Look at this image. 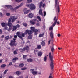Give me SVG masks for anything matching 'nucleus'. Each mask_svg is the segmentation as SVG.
Returning <instances> with one entry per match:
<instances>
[{"label":"nucleus","mask_w":78,"mask_h":78,"mask_svg":"<svg viewBox=\"0 0 78 78\" xmlns=\"http://www.w3.org/2000/svg\"><path fill=\"white\" fill-rule=\"evenodd\" d=\"M50 36L51 39V41L52 42L50 44V48L51 50V51L52 53H53L54 52V50L55 49H54V45L53 44V38H54V34L53 33V31L49 32Z\"/></svg>","instance_id":"obj_1"},{"label":"nucleus","mask_w":78,"mask_h":78,"mask_svg":"<svg viewBox=\"0 0 78 78\" xmlns=\"http://www.w3.org/2000/svg\"><path fill=\"white\" fill-rule=\"evenodd\" d=\"M49 58L50 62V68L51 72L54 69V63H53V55H51V53L50 52L49 53Z\"/></svg>","instance_id":"obj_2"},{"label":"nucleus","mask_w":78,"mask_h":78,"mask_svg":"<svg viewBox=\"0 0 78 78\" xmlns=\"http://www.w3.org/2000/svg\"><path fill=\"white\" fill-rule=\"evenodd\" d=\"M53 21H54V23L49 28V32L53 31V27L56 25V22L58 21V19H56V16H55L54 18Z\"/></svg>","instance_id":"obj_3"},{"label":"nucleus","mask_w":78,"mask_h":78,"mask_svg":"<svg viewBox=\"0 0 78 78\" xmlns=\"http://www.w3.org/2000/svg\"><path fill=\"white\" fill-rule=\"evenodd\" d=\"M59 0H55V7L56 8V11L58 12H60V8H59V3L58 2Z\"/></svg>","instance_id":"obj_4"},{"label":"nucleus","mask_w":78,"mask_h":78,"mask_svg":"<svg viewBox=\"0 0 78 78\" xmlns=\"http://www.w3.org/2000/svg\"><path fill=\"white\" fill-rule=\"evenodd\" d=\"M17 19V18L16 17V16H10V18H9L8 22H11L13 23L15 21H16Z\"/></svg>","instance_id":"obj_5"},{"label":"nucleus","mask_w":78,"mask_h":78,"mask_svg":"<svg viewBox=\"0 0 78 78\" xmlns=\"http://www.w3.org/2000/svg\"><path fill=\"white\" fill-rule=\"evenodd\" d=\"M10 45L11 47H13V46H16L17 45V43H16L15 41L13 40H11L10 41V43L9 44Z\"/></svg>","instance_id":"obj_6"},{"label":"nucleus","mask_w":78,"mask_h":78,"mask_svg":"<svg viewBox=\"0 0 78 78\" xmlns=\"http://www.w3.org/2000/svg\"><path fill=\"white\" fill-rule=\"evenodd\" d=\"M23 3H21V4L19 5L14 8L13 9V11H15V12H16V11H17L16 10H17V9L18 8H19L20 7H21V6H23Z\"/></svg>","instance_id":"obj_7"},{"label":"nucleus","mask_w":78,"mask_h":78,"mask_svg":"<svg viewBox=\"0 0 78 78\" xmlns=\"http://www.w3.org/2000/svg\"><path fill=\"white\" fill-rule=\"evenodd\" d=\"M30 9L32 10H34L36 9V6L34 4L31 3L30 5Z\"/></svg>","instance_id":"obj_8"},{"label":"nucleus","mask_w":78,"mask_h":78,"mask_svg":"<svg viewBox=\"0 0 78 78\" xmlns=\"http://www.w3.org/2000/svg\"><path fill=\"white\" fill-rule=\"evenodd\" d=\"M34 69H30L31 72H32V74L33 75H37V71H34Z\"/></svg>","instance_id":"obj_9"},{"label":"nucleus","mask_w":78,"mask_h":78,"mask_svg":"<svg viewBox=\"0 0 78 78\" xmlns=\"http://www.w3.org/2000/svg\"><path fill=\"white\" fill-rule=\"evenodd\" d=\"M36 20L35 19L33 20V21H30V22L31 24L32 25H35L36 24Z\"/></svg>","instance_id":"obj_10"},{"label":"nucleus","mask_w":78,"mask_h":78,"mask_svg":"<svg viewBox=\"0 0 78 78\" xmlns=\"http://www.w3.org/2000/svg\"><path fill=\"white\" fill-rule=\"evenodd\" d=\"M27 17L29 18H33V14L31 13H30L27 15Z\"/></svg>","instance_id":"obj_11"},{"label":"nucleus","mask_w":78,"mask_h":78,"mask_svg":"<svg viewBox=\"0 0 78 78\" xmlns=\"http://www.w3.org/2000/svg\"><path fill=\"white\" fill-rule=\"evenodd\" d=\"M7 25L10 28H12V23H11L8 22Z\"/></svg>","instance_id":"obj_12"},{"label":"nucleus","mask_w":78,"mask_h":78,"mask_svg":"<svg viewBox=\"0 0 78 78\" xmlns=\"http://www.w3.org/2000/svg\"><path fill=\"white\" fill-rule=\"evenodd\" d=\"M5 6L8 8L9 9H12V7L10 5H6Z\"/></svg>","instance_id":"obj_13"},{"label":"nucleus","mask_w":78,"mask_h":78,"mask_svg":"<svg viewBox=\"0 0 78 78\" xmlns=\"http://www.w3.org/2000/svg\"><path fill=\"white\" fill-rule=\"evenodd\" d=\"M17 59H18V58L15 57L12 58V61L13 62H16V61Z\"/></svg>","instance_id":"obj_14"},{"label":"nucleus","mask_w":78,"mask_h":78,"mask_svg":"<svg viewBox=\"0 0 78 78\" xmlns=\"http://www.w3.org/2000/svg\"><path fill=\"white\" fill-rule=\"evenodd\" d=\"M13 29L12 30V31H14L15 30H16V29H17V27L16 26H13Z\"/></svg>","instance_id":"obj_15"},{"label":"nucleus","mask_w":78,"mask_h":78,"mask_svg":"<svg viewBox=\"0 0 78 78\" xmlns=\"http://www.w3.org/2000/svg\"><path fill=\"white\" fill-rule=\"evenodd\" d=\"M38 31V30H37V29H35V30L34 31V33H35L34 34V35H37V34H38L37 33Z\"/></svg>","instance_id":"obj_16"},{"label":"nucleus","mask_w":78,"mask_h":78,"mask_svg":"<svg viewBox=\"0 0 78 78\" xmlns=\"http://www.w3.org/2000/svg\"><path fill=\"white\" fill-rule=\"evenodd\" d=\"M39 15H41L43 16V13H42V11L41 9L39 10Z\"/></svg>","instance_id":"obj_17"},{"label":"nucleus","mask_w":78,"mask_h":78,"mask_svg":"<svg viewBox=\"0 0 78 78\" xmlns=\"http://www.w3.org/2000/svg\"><path fill=\"white\" fill-rule=\"evenodd\" d=\"M33 33V31L32 30H28V35H30Z\"/></svg>","instance_id":"obj_18"},{"label":"nucleus","mask_w":78,"mask_h":78,"mask_svg":"<svg viewBox=\"0 0 78 78\" xmlns=\"http://www.w3.org/2000/svg\"><path fill=\"white\" fill-rule=\"evenodd\" d=\"M42 52H39L38 53V56H42Z\"/></svg>","instance_id":"obj_19"},{"label":"nucleus","mask_w":78,"mask_h":78,"mask_svg":"<svg viewBox=\"0 0 78 78\" xmlns=\"http://www.w3.org/2000/svg\"><path fill=\"white\" fill-rule=\"evenodd\" d=\"M27 61L29 62H33V59L31 58H29L27 59Z\"/></svg>","instance_id":"obj_20"},{"label":"nucleus","mask_w":78,"mask_h":78,"mask_svg":"<svg viewBox=\"0 0 78 78\" xmlns=\"http://www.w3.org/2000/svg\"><path fill=\"white\" fill-rule=\"evenodd\" d=\"M16 75H20L21 74V72L19 71H17L16 72Z\"/></svg>","instance_id":"obj_21"},{"label":"nucleus","mask_w":78,"mask_h":78,"mask_svg":"<svg viewBox=\"0 0 78 78\" xmlns=\"http://www.w3.org/2000/svg\"><path fill=\"white\" fill-rule=\"evenodd\" d=\"M24 66V64L23 63L20 64L19 66V67H23Z\"/></svg>","instance_id":"obj_22"},{"label":"nucleus","mask_w":78,"mask_h":78,"mask_svg":"<svg viewBox=\"0 0 78 78\" xmlns=\"http://www.w3.org/2000/svg\"><path fill=\"white\" fill-rule=\"evenodd\" d=\"M44 33H43L42 34H39V37H43L44 36Z\"/></svg>","instance_id":"obj_23"},{"label":"nucleus","mask_w":78,"mask_h":78,"mask_svg":"<svg viewBox=\"0 0 78 78\" xmlns=\"http://www.w3.org/2000/svg\"><path fill=\"white\" fill-rule=\"evenodd\" d=\"M9 36H7L5 37L4 40H5V41H8V40L9 39Z\"/></svg>","instance_id":"obj_24"},{"label":"nucleus","mask_w":78,"mask_h":78,"mask_svg":"<svg viewBox=\"0 0 78 78\" xmlns=\"http://www.w3.org/2000/svg\"><path fill=\"white\" fill-rule=\"evenodd\" d=\"M43 4V3L42 2V1H41L40 2V5H39V8H41L42 7Z\"/></svg>","instance_id":"obj_25"},{"label":"nucleus","mask_w":78,"mask_h":78,"mask_svg":"<svg viewBox=\"0 0 78 78\" xmlns=\"http://www.w3.org/2000/svg\"><path fill=\"white\" fill-rule=\"evenodd\" d=\"M20 50H21L20 52L22 53L23 52V51H25V49L24 48L23 49H22V48L20 49Z\"/></svg>","instance_id":"obj_26"},{"label":"nucleus","mask_w":78,"mask_h":78,"mask_svg":"<svg viewBox=\"0 0 78 78\" xmlns=\"http://www.w3.org/2000/svg\"><path fill=\"white\" fill-rule=\"evenodd\" d=\"M24 49H25V50H28L29 49H30V47H29V46H27L26 47H24Z\"/></svg>","instance_id":"obj_27"},{"label":"nucleus","mask_w":78,"mask_h":78,"mask_svg":"<svg viewBox=\"0 0 78 78\" xmlns=\"http://www.w3.org/2000/svg\"><path fill=\"white\" fill-rule=\"evenodd\" d=\"M41 45L42 46H45V43L44 41H42L41 42Z\"/></svg>","instance_id":"obj_28"},{"label":"nucleus","mask_w":78,"mask_h":78,"mask_svg":"<svg viewBox=\"0 0 78 78\" xmlns=\"http://www.w3.org/2000/svg\"><path fill=\"white\" fill-rule=\"evenodd\" d=\"M30 29L32 30V31H33L34 32L35 31V27H31L30 28Z\"/></svg>","instance_id":"obj_29"},{"label":"nucleus","mask_w":78,"mask_h":78,"mask_svg":"<svg viewBox=\"0 0 78 78\" xmlns=\"http://www.w3.org/2000/svg\"><path fill=\"white\" fill-rule=\"evenodd\" d=\"M28 39H32V35L31 34L29 35Z\"/></svg>","instance_id":"obj_30"},{"label":"nucleus","mask_w":78,"mask_h":78,"mask_svg":"<svg viewBox=\"0 0 78 78\" xmlns=\"http://www.w3.org/2000/svg\"><path fill=\"white\" fill-rule=\"evenodd\" d=\"M37 49H41V46L40 45H37Z\"/></svg>","instance_id":"obj_31"},{"label":"nucleus","mask_w":78,"mask_h":78,"mask_svg":"<svg viewBox=\"0 0 78 78\" xmlns=\"http://www.w3.org/2000/svg\"><path fill=\"white\" fill-rule=\"evenodd\" d=\"M38 52V50H34V55H36L37 53Z\"/></svg>","instance_id":"obj_32"},{"label":"nucleus","mask_w":78,"mask_h":78,"mask_svg":"<svg viewBox=\"0 0 78 78\" xmlns=\"http://www.w3.org/2000/svg\"><path fill=\"white\" fill-rule=\"evenodd\" d=\"M49 78H53V73H50V75L49 76Z\"/></svg>","instance_id":"obj_33"},{"label":"nucleus","mask_w":78,"mask_h":78,"mask_svg":"<svg viewBox=\"0 0 78 78\" xmlns=\"http://www.w3.org/2000/svg\"><path fill=\"white\" fill-rule=\"evenodd\" d=\"M2 27H4L5 26H6V24L4 23H1Z\"/></svg>","instance_id":"obj_34"},{"label":"nucleus","mask_w":78,"mask_h":78,"mask_svg":"<svg viewBox=\"0 0 78 78\" xmlns=\"http://www.w3.org/2000/svg\"><path fill=\"white\" fill-rule=\"evenodd\" d=\"M37 19H38L39 21L40 22H41V17H40V16H37Z\"/></svg>","instance_id":"obj_35"},{"label":"nucleus","mask_w":78,"mask_h":78,"mask_svg":"<svg viewBox=\"0 0 78 78\" xmlns=\"http://www.w3.org/2000/svg\"><path fill=\"white\" fill-rule=\"evenodd\" d=\"M6 66V64H3L1 65V67H2V68H3L4 67H5Z\"/></svg>","instance_id":"obj_36"},{"label":"nucleus","mask_w":78,"mask_h":78,"mask_svg":"<svg viewBox=\"0 0 78 78\" xmlns=\"http://www.w3.org/2000/svg\"><path fill=\"white\" fill-rule=\"evenodd\" d=\"M29 12H30V10H28L24 12V14H28Z\"/></svg>","instance_id":"obj_37"},{"label":"nucleus","mask_w":78,"mask_h":78,"mask_svg":"<svg viewBox=\"0 0 78 78\" xmlns=\"http://www.w3.org/2000/svg\"><path fill=\"white\" fill-rule=\"evenodd\" d=\"M28 30H26L25 31L24 34H25V35H27V33H28Z\"/></svg>","instance_id":"obj_38"},{"label":"nucleus","mask_w":78,"mask_h":78,"mask_svg":"<svg viewBox=\"0 0 78 78\" xmlns=\"http://www.w3.org/2000/svg\"><path fill=\"white\" fill-rule=\"evenodd\" d=\"M47 56H45L44 59V61H47Z\"/></svg>","instance_id":"obj_39"},{"label":"nucleus","mask_w":78,"mask_h":78,"mask_svg":"<svg viewBox=\"0 0 78 78\" xmlns=\"http://www.w3.org/2000/svg\"><path fill=\"white\" fill-rule=\"evenodd\" d=\"M23 26L25 27H26L27 26V23H23Z\"/></svg>","instance_id":"obj_40"},{"label":"nucleus","mask_w":78,"mask_h":78,"mask_svg":"<svg viewBox=\"0 0 78 78\" xmlns=\"http://www.w3.org/2000/svg\"><path fill=\"white\" fill-rule=\"evenodd\" d=\"M8 29V27H7L5 26L4 27V30L5 31H6V30H7V29Z\"/></svg>","instance_id":"obj_41"},{"label":"nucleus","mask_w":78,"mask_h":78,"mask_svg":"<svg viewBox=\"0 0 78 78\" xmlns=\"http://www.w3.org/2000/svg\"><path fill=\"white\" fill-rule=\"evenodd\" d=\"M13 54L14 55H17V52L16 51V50H15V51H14Z\"/></svg>","instance_id":"obj_42"},{"label":"nucleus","mask_w":78,"mask_h":78,"mask_svg":"<svg viewBox=\"0 0 78 78\" xmlns=\"http://www.w3.org/2000/svg\"><path fill=\"white\" fill-rule=\"evenodd\" d=\"M18 36L19 37V38H20V39H21V40H22V41H23V38H22V37L21 36L18 35Z\"/></svg>","instance_id":"obj_43"},{"label":"nucleus","mask_w":78,"mask_h":78,"mask_svg":"<svg viewBox=\"0 0 78 78\" xmlns=\"http://www.w3.org/2000/svg\"><path fill=\"white\" fill-rule=\"evenodd\" d=\"M16 27L17 28H19L20 27V25L19 24H17Z\"/></svg>","instance_id":"obj_44"},{"label":"nucleus","mask_w":78,"mask_h":78,"mask_svg":"<svg viewBox=\"0 0 78 78\" xmlns=\"http://www.w3.org/2000/svg\"><path fill=\"white\" fill-rule=\"evenodd\" d=\"M26 69H27V68L26 67H24L21 68L22 70H26Z\"/></svg>","instance_id":"obj_45"},{"label":"nucleus","mask_w":78,"mask_h":78,"mask_svg":"<svg viewBox=\"0 0 78 78\" xmlns=\"http://www.w3.org/2000/svg\"><path fill=\"white\" fill-rule=\"evenodd\" d=\"M25 34L24 33H22V36L23 37H25Z\"/></svg>","instance_id":"obj_46"},{"label":"nucleus","mask_w":78,"mask_h":78,"mask_svg":"<svg viewBox=\"0 0 78 78\" xmlns=\"http://www.w3.org/2000/svg\"><path fill=\"white\" fill-rule=\"evenodd\" d=\"M32 2V0H27V3H31Z\"/></svg>","instance_id":"obj_47"},{"label":"nucleus","mask_w":78,"mask_h":78,"mask_svg":"<svg viewBox=\"0 0 78 78\" xmlns=\"http://www.w3.org/2000/svg\"><path fill=\"white\" fill-rule=\"evenodd\" d=\"M6 16H10V15H11V14H10V13H8L6 14Z\"/></svg>","instance_id":"obj_48"},{"label":"nucleus","mask_w":78,"mask_h":78,"mask_svg":"<svg viewBox=\"0 0 78 78\" xmlns=\"http://www.w3.org/2000/svg\"><path fill=\"white\" fill-rule=\"evenodd\" d=\"M12 28H10V27H9V29H8L7 30L8 31H9V32L11 31V29H12Z\"/></svg>","instance_id":"obj_49"},{"label":"nucleus","mask_w":78,"mask_h":78,"mask_svg":"<svg viewBox=\"0 0 78 78\" xmlns=\"http://www.w3.org/2000/svg\"><path fill=\"white\" fill-rule=\"evenodd\" d=\"M8 72V70H6L4 72V74H6V73Z\"/></svg>","instance_id":"obj_50"},{"label":"nucleus","mask_w":78,"mask_h":78,"mask_svg":"<svg viewBox=\"0 0 78 78\" xmlns=\"http://www.w3.org/2000/svg\"><path fill=\"white\" fill-rule=\"evenodd\" d=\"M44 17L46 16V12H45V11L44 12Z\"/></svg>","instance_id":"obj_51"},{"label":"nucleus","mask_w":78,"mask_h":78,"mask_svg":"<svg viewBox=\"0 0 78 78\" xmlns=\"http://www.w3.org/2000/svg\"><path fill=\"white\" fill-rule=\"evenodd\" d=\"M27 55H23V58H24V59H25V58H26V57H27Z\"/></svg>","instance_id":"obj_52"},{"label":"nucleus","mask_w":78,"mask_h":78,"mask_svg":"<svg viewBox=\"0 0 78 78\" xmlns=\"http://www.w3.org/2000/svg\"><path fill=\"white\" fill-rule=\"evenodd\" d=\"M27 7H28V8H30V4H28L27 5Z\"/></svg>","instance_id":"obj_53"},{"label":"nucleus","mask_w":78,"mask_h":78,"mask_svg":"<svg viewBox=\"0 0 78 78\" xmlns=\"http://www.w3.org/2000/svg\"><path fill=\"white\" fill-rule=\"evenodd\" d=\"M59 21H57L56 23H57V25H59Z\"/></svg>","instance_id":"obj_54"},{"label":"nucleus","mask_w":78,"mask_h":78,"mask_svg":"<svg viewBox=\"0 0 78 78\" xmlns=\"http://www.w3.org/2000/svg\"><path fill=\"white\" fill-rule=\"evenodd\" d=\"M40 25V24L39 23H37L36 24V26L37 27H38V26H39Z\"/></svg>","instance_id":"obj_55"},{"label":"nucleus","mask_w":78,"mask_h":78,"mask_svg":"<svg viewBox=\"0 0 78 78\" xmlns=\"http://www.w3.org/2000/svg\"><path fill=\"white\" fill-rule=\"evenodd\" d=\"M42 6L43 8H44V7H45V4H43Z\"/></svg>","instance_id":"obj_56"},{"label":"nucleus","mask_w":78,"mask_h":78,"mask_svg":"<svg viewBox=\"0 0 78 78\" xmlns=\"http://www.w3.org/2000/svg\"><path fill=\"white\" fill-rule=\"evenodd\" d=\"M12 62H10L9 63V65L10 66L12 65Z\"/></svg>","instance_id":"obj_57"},{"label":"nucleus","mask_w":78,"mask_h":78,"mask_svg":"<svg viewBox=\"0 0 78 78\" xmlns=\"http://www.w3.org/2000/svg\"><path fill=\"white\" fill-rule=\"evenodd\" d=\"M57 36L58 37H60V36H61V34H58Z\"/></svg>","instance_id":"obj_58"},{"label":"nucleus","mask_w":78,"mask_h":78,"mask_svg":"<svg viewBox=\"0 0 78 78\" xmlns=\"http://www.w3.org/2000/svg\"><path fill=\"white\" fill-rule=\"evenodd\" d=\"M17 34L19 35H20V32H17Z\"/></svg>","instance_id":"obj_59"},{"label":"nucleus","mask_w":78,"mask_h":78,"mask_svg":"<svg viewBox=\"0 0 78 78\" xmlns=\"http://www.w3.org/2000/svg\"><path fill=\"white\" fill-rule=\"evenodd\" d=\"M17 35H14V38H17Z\"/></svg>","instance_id":"obj_60"},{"label":"nucleus","mask_w":78,"mask_h":78,"mask_svg":"<svg viewBox=\"0 0 78 78\" xmlns=\"http://www.w3.org/2000/svg\"><path fill=\"white\" fill-rule=\"evenodd\" d=\"M2 30L0 29V34H2Z\"/></svg>","instance_id":"obj_61"},{"label":"nucleus","mask_w":78,"mask_h":78,"mask_svg":"<svg viewBox=\"0 0 78 78\" xmlns=\"http://www.w3.org/2000/svg\"><path fill=\"white\" fill-rule=\"evenodd\" d=\"M2 62H3V60H0V63H2Z\"/></svg>","instance_id":"obj_62"},{"label":"nucleus","mask_w":78,"mask_h":78,"mask_svg":"<svg viewBox=\"0 0 78 78\" xmlns=\"http://www.w3.org/2000/svg\"><path fill=\"white\" fill-rule=\"evenodd\" d=\"M9 78H14L12 77V76H10L9 77Z\"/></svg>","instance_id":"obj_63"},{"label":"nucleus","mask_w":78,"mask_h":78,"mask_svg":"<svg viewBox=\"0 0 78 78\" xmlns=\"http://www.w3.org/2000/svg\"><path fill=\"white\" fill-rule=\"evenodd\" d=\"M19 78H23V76H20L19 77Z\"/></svg>","instance_id":"obj_64"}]
</instances>
